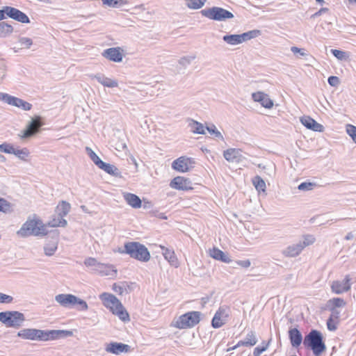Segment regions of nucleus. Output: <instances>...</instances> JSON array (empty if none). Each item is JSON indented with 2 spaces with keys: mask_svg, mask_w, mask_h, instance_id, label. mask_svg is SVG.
<instances>
[{
  "mask_svg": "<svg viewBox=\"0 0 356 356\" xmlns=\"http://www.w3.org/2000/svg\"><path fill=\"white\" fill-rule=\"evenodd\" d=\"M73 334L70 330H42L35 328H24L17 332V336L23 339L46 341Z\"/></svg>",
  "mask_w": 356,
  "mask_h": 356,
  "instance_id": "f257e3e1",
  "label": "nucleus"
},
{
  "mask_svg": "<svg viewBox=\"0 0 356 356\" xmlns=\"http://www.w3.org/2000/svg\"><path fill=\"white\" fill-rule=\"evenodd\" d=\"M103 305L111 312L118 316L124 322L129 321V315L123 307L121 302L113 295L109 293H103L99 296Z\"/></svg>",
  "mask_w": 356,
  "mask_h": 356,
  "instance_id": "f03ea898",
  "label": "nucleus"
},
{
  "mask_svg": "<svg viewBox=\"0 0 356 356\" xmlns=\"http://www.w3.org/2000/svg\"><path fill=\"white\" fill-rule=\"evenodd\" d=\"M47 234L46 225L39 218H28L17 232V235L22 238L29 236H44Z\"/></svg>",
  "mask_w": 356,
  "mask_h": 356,
  "instance_id": "7ed1b4c3",
  "label": "nucleus"
},
{
  "mask_svg": "<svg viewBox=\"0 0 356 356\" xmlns=\"http://www.w3.org/2000/svg\"><path fill=\"white\" fill-rule=\"evenodd\" d=\"M119 252L127 254L131 258L143 262L148 261L151 257L148 249L139 242L125 243L124 250L119 249Z\"/></svg>",
  "mask_w": 356,
  "mask_h": 356,
  "instance_id": "20e7f679",
  "label": "nucleus"
},
{
  "mask_svg": "<svg viewBox=\"0 0 356 356\" xmlns=\"http://www.w3.org/2000/svg\"><path fill=\"white\" fill-rule=\"evenodd\" d=\"M304 346L312 350L315 356H320L325 350L326 346L321 332L312 330L303 340Z\"/></svg>",
  "mask_w": 356,
  "mask_h": 356,
  "instance_id": "39448f33",
  "label": "nucleus"
},
{
  "mask_svg": "<svg viewBox=\"0 0 356 356\" xmlns=\"http://www.w3.org/2000/svg\"><path fill=\"white\" fill-rule=\"evenodd\" d=\"M201 313L200 312H189L181 315L177 319L174 320L171 326L178 329H187L195 326L200 321Z\"/></svg>",
  "mask_w": 356,
  "mask_h": 356,
  "instance_id": "423d86ee",
  "label": "nucleus"
},
{
  "mask_svg": "<svg viewBox=\"0 0 356 356\" xmlns=\"http://www.w3.org/2000/svg\"><path fill=\"white\" fill-rule=\"evenodd\" d=\"M25 321L23 313L18 311H6L0 312V322L7 327L19 328Z\"/></svg>",
  "mask_w": 356,
  "mask_h": 356,
  "instance_id": "0eeeda50",
  "label": "nucleus"
},
{
  "mask_svg": "<svg viewBox=\"0 0 356 356\" xmlns=\"http://www.w3.org/2000/svg\"><path fill=\"white\" fill-rule=\"evenodd\" d=\"M200 13L209 19L219 22L226 21L234 17V15L230 11L216 6L203 9L200 11Z\"/></svg>",
  "mask_w": 356,
  "mask_h": 356,
  "instance_id": "6e6552de",
  "label": "nucleus"
},
{
  "mask_svg": "<svg viewBox=\"0 0 356 356\" xmlns=\"http://www.w3.org/2000/svg\"><path fill=\"white\" fill-rule=\"evenodd\" d=\"M261 35L259 30H252L242 34L225 35L222 37V40L230 45H237L248 41L252 38H255Z\"/></svg>",
  "mask_w": 356,
  "mask_h": 356,
  "instance_id": "1a4fd4ad",
  "label": "nucleus"
},
{
  "mask_svg": "<svg viewBox=\"0 0 356 356\" xmlns=\"http://www.w3.org/2000/svg\"><path fill=\"white\" fill-rule=\"evenodd\" d=\"M42 125L43 122H42V118L40 116H36L31 119L28 123L26 128L21 134H19V136L22 139L31 138L40 132Z\"/></svg>",
  "mask_w": 356,
  "mask_h": 356,
  "instance_id": "9d476101",
  "label": "nucleus"
},
{
  "mask_svg": "<svg viewBox=\"0 0 356 356\" xmlns=\"http://www.w3.org/2000/svg\"><path fill=\"white\" fill-rule=\"evenodd\" d=\"M195 161L191 158L181 156L172 162V167L180 172L189 171L194 167Z\"/></svg>",
  "mask_w": 356,
  "mask_h": 356,
  "instance_id": "9b49d317",
  "label": "nucleus"
},
{
  "mask_svg": "<svg viewBox=\"0 0 356 356\" xmlns=\"http://www.w3.org/2000/svg\"><path fill=\"white\" fill-rule=\"evenodd\" d=\"M351 277L349 275L345 276L341 281L335 280L332 282L331 289L333 293L336 294H341L348 291L351 288Z\"/></svg>",
  "mask_w": 356,
  "mask_h": 356,
  "instance_id": "f8f14e48",
  "label": "nucleus"
},
{
  "mask_svg": "<svg viewBox=\"0 0 356 356\" xmlns=\"http://www.w3.org/2000/svg\"><path fill=\"white\" fill-rule=\"evenodd\" d=\"M229 317V309L220 307L216 312L212 321L211 325L214 328H219L225 325Z\"/></svg>",
  "mask_w": 356,
  "mask_h": 356,
  "instance_id": "ddd939ff",
  "label": "nucleus"
},
{
  "mask_svg": "<svg viewBox=\"0 0 356 356\" xmlns=\"http://www.w3.org/2000/svg\"><path fill=\"white\" fill-rule=\"evenodd\" d=\"M170 186L171 188L177 190L188 191L193 189L191 181L188 178L181 176L175 177L170 181Z\"/></svg>",
  "mask_w": 356,
  "mask_h": 356,
  "instance_id": "4468645a",
  "label": "nucleus"
},
{
  "mask_svg": "<svg viewBox=\"0 0 356 356\" xmlns=\"http://www.w3.org/2000/svg\"><path fill=\"white\" fill-rule=\"evenodd\" d=\"M55 300L63 307H72L75 306L76 296L72 294L60 293L55 296Z\"/></svg>",
  "mask_w": 356,
  "mask_h": 356,
  "instance_id": "2eb2a0df",
  "label": "nucleus"
},
{
  "mask_svg": "<svg viewBox=\"0 0 356 356\" xmlns=\"http://www.w3.org/2000/svg\"><path fill=\"white\" fill-rule=\"evenodd\" d=\"M102 56L116 63L121 62L123 55L120 47H111L104 51Z\"/></svg>",
  "mask_w": 356,
  "mask_h": 356,
  "instance_id": "dca6fc26",
  "label": "nucleus"
},
{
  "mask_svg": "<svg viewBox=\"0 0 356 356\" xmlns=\"http://www.w3.org/2000/svg\"><path fill=\"white\" fill-rule=\"evenodd\" d=\"M131 347L122 343L111 342L106 347V351L115 355H119L122 353H128L130 351Z\"/></svg>",
  "mask_w": 356,
  "mask_h": 356,
  "instance_id": "f3484780",
  "label": "nucleus"
},
{
  "mask_svg": "<svg viewBox=\"0 0 356 356\" xmlns=\"http://www.w3.org/2000/svg\"><path fill=\"white\" fill-rule=\"evenodd\" d=\"M241 152L242 151L240 149L229 148L224 151L223 156L229 162L239 163L243 159Z\"/></svg>",
  "mask_w": 356,
  "mask_h": 356,
  "instance_id": "a211bd4d",
  "label": "nucleus"
},
{
  "mask_svg": "<svg viewBox=\"0 0 356 356\" xmlns=\"http://www.w3.org/2000/svg\"><path fill=\"white\" fill-rule=\"evenodd\" d=\"M252 98L254 102H259L266 108H271L273 106V102L268 95L263 92H257L252 94Z\"/></svg>",
  "mask_w": 356,
  "mask_h": 356,
  "instance_id": "6ab92c4d",
  "label": "nucleus"
},
{
  "mask_svg": "<svg viewBox=\"0 0 356 356\" xmlns=\"http://www.w3.org/2000/svg\"><path fill=\"white\" fill-rule=\"evenodd\" d=\"M6 10L8 11V17L10 18L23 24H28L30 22L29 17L25 13L15 8L10 6V8L6 9Z\"/></svg>",
  "mask_w": 356,
  "mask_h": 356,
  "instance_id": "aec40b11",
  "label": "nucleus"
},
{
  "mask_svg": "<svg viewBox=\"0 0 356 356\" xmlns=\"http://www.w3.org/2000/svg\"><path fill=\"white\" fill-rule=\"evenodd\" d=\"M301 123L308 129L314 131L323 132L324 127L309 116H303L300 118Z\"/></svg>",
  "mask_w": 356,
  "mask_h": 356,
  "instance_id": "412c9836",
  "label": "nucleus"
},
{
  "mask_svg": "<svg viewBox=\"0 0 356 356\" xmlns=\"http://www.w3.org/2000/svg\"><path fill=\"white\" fill-rule=\"evenodd\" d=\"M303 250L302 245L298 243L291 244L282 250V254L286 257H296Z\"/></svg>",
  "mask_w": 356,
  "mask_h": 356,
  "instance_id": "4be33fe9",
  "label": "nucleus"
},
{
  "mask_svg": "<svg viewBox=\"0 0 356 356\" xmlns=\"http://www.w3.org/2000/svg\"><path fill=\"white\" fill-rule=\"evenodd\" d=\"M161 248L162 249V254L169 264L175 268H178L179 263L175 252L172 250L165 248L164 246L161 245Z\"/></svg>",
  "mask_w": 356,
  "mask_h": 356,
  "instance_id": "5701e85b",
  "label": "nucleus"
},
{
  "mask_svg": "<svg viewBox=\"0 0 356 356\" xmlns=\"http://www.w3.org/2000/svg\"><path fill=\"white\" fill-rule=\"evenodd\" d=\"M289 337L293 347H298L302 341L301 332L297 328H291L289 330Z\"/></svg>",
  "mask_w": 356,
  "mask_h": 356,
  "instance_id": "b1692460",
  "label": "nucleus"
},
{
  "mask_svg": "<svg viewBox=\"0 0 356 356\" xmlns=\"http://www.w3.org/2000/svg\"><path fill=\"white\" fill-rule=\"evenodd\" d=\"M92 78L95 79L99 83L103 85L104 87L115 88L118 86V83L116 80L106 77L102 74H97L95 75H93Z\"/></svg>",
  "mask_w": 356,
  "mask_h": 356,
  "instance_id": "393cba45",
  "label": "nucleus"
},
{
  "mask_svg": "<svg viewBox=\"0 0 356 356\" xmlns=\"http://www.w3.org/2000/svg\"><path fill=\"white\" fill-rule=\"evenodd\" d=\"M209 254L212 258L226 264H229L231 261V259L228 254H225L224 252L217 248H213V249L210 250Z\"/></svg>",
  "mask_w": 356,
  "mask_h": 356,
  "instance_id": "a878e982",
  "label": "nucleus"
},
{
  "mask_svg": "<svg viewBox=\"0 0 356 356\" xmlns=\"http://www.w3.org/2000/svg\"><path fill=\"white\" fill-rule=\"evenodd\" d=\"M101 267L96 268V273L102 276H115L117 274V270L112 265L101 263Z\"/></svg>",
  "mask_w": 356,
  "mask_h": 356,
  "instance_id": "bb28decb",
  "label": "nucleus"
},
{
  "mask_svg": "<svg viewBox=\"0 0 356 356\" xmlns=\"http://www.w3.org/2000/svg\"><path fill=\"white\" fill-rule=\"evenodd\" d=\"M98 168L103 170L108 175L115 176L116 177H122L120 171L114 165L102 161Z\"/></svg>",
  "mask_w": 356,
  "mask_h": 356,
  "instance_id": "cd10ccee",
  "label": "nucleus"
},
{
  "mask_svg": "<svg viewBox=\"0 0 356 356\" xmlns=\"http://www.w3.org/2000/svg\"><path fill=\"white\" fill-rule=\"evenodd\" d=\"M124 197L127 204L133 208L141 207L142 202L138 195L133 193H124Z\"/></svg>",
  "mask_w": 356,
  "mask_h": 356,
  "instance_id": "c85d7f7f",
  "label": "nucleus"
},
{
  "mask_svg": "<svg viewBox=\"0 0 356 356\" xmlns=\"http://www.w3.org/2000/svg\"><path fill=\"white\" fill-rule=\"evenodd\" d=\"M0 99L9 105L19 108L22 99L6 93L0 92Z\"/></svg>",
  "mask_w": 356,
  "mask_h": 356,
  "instance_id": "c756f323",
  "label": "nucleus"
},
{
  "mask_svg": "<svg viewBox=\"0 0 356 356\" xmlns=\"http://www.w3.org/2000/svg\"><path fill=\"white\" fill-rule=\"evenodd\" d=\"M188 126L190 127L191 131L197 134H205V128L204 125L194 120H190Z\"/></svg>",
  "mask_w": 356,
  "mask_h": 356,
  "instance_id": "7c9ffc66",
  "label": "nucleus"
},
{
  "mask_svg": "<svg viewBox=\"0 0 356 356\" xmlns=\"http://www.w3.org/2000/svg\"><path fill=\"white\" fill-rule=\"evenodd\" d=\"M58 248V241L56 239L49 241L44 246V254L47 256H52Z\"/></svg>",
  "mask_w": 356,
  "mask_h": 356,
  "instance_id": "2f4dec72",
  "label": "nucleus"
},
{
  "mask_svg": "<svg viewBox=\"0 0 356 356\" xmlns=\"http://www.w3.org/2000/svg\"><path fill=\"white\" fill-rule=\"evenodd\" d=\"M186 6L193 10H197L202 8L207 0H184Z\"/></svg>",
  "mask_w": 356,
  "mask_h": 356,
  "instance_id": "473e14b6",
  "label": "nucleus"
},
{
  "mask_svg": "<svg viewBox=\"0 0 356 356\" xmlns=\"http://www.w3.org/2000/svg\"><path fill=\"white\" fill-rule=\"evenodd\" d=\"M13 31V26L4 22H0V37L3 38L10 35Z\"/></svg>",
  "mask_w": 356,
  "mask_h": 356,
  "instance_id": "72a5a7b5",
  "label": "nucleus"
},
{
  "mask_svg": "<svg viewBox=\"0 0 356 356\" xmlns=\"http://www.w3.org/2000/svg\"><path fill=\"white\" fill-rule=\"evenodd\" d=\"M67 222L65 219L63 218L58 215L57 218H53L48 222V226L51 227H64L67 225Z\"/></svg>",
  "mask_w": 356,
  "mask_h": 356,
  "instance_id": "f704fd0d",
  "label": "nucleus"
},
{
  "mask_svg": "<svg viewBox=\"0 0 356 356\" xmlns=\"http://www.w3.org/2000/svg\"><path fill=\"white\" fill-rule=\"evenodd\" d=\"M346 305V302L343 298H333L328 300L327 307H334L339 309Z\"/></svg>",
  "mask_w": 356,
  "mask_h": 356,
  "instance_id": "c9c22d12",
  "label": "nucleus"
},
{
  "mask_svg": "<svg viewBox=\"0 0 356 356\" xmlns=\"http://www.w3.org/2000/svg\"><path fill=\"white\" fill-rule=\"evenodd\" d=\"M70 204L65 202L62 201L60 204L58 206V209L59 210V216L63 218L68 214L70 211Z\"/></svg>",
  "mask_w": 356,
  "mask_h": 356,
  "instance_id": "e433bc0d",
  "label": "nucleus"
},
{
  "mask_svg": "<svg viewBox=\"0 0 356 356\" xmlns=\"http://www.w3.org/2000/svg\"><path fill=\"white\" fill-rule=\"evenodd\" d=\"M245 341H246L247 347L253 346H254L257 341L258 339L257 338V335L254 331H250L245 336V338L244 339Z\"/></svg>",
  "mask_w": 356,
  "mask_h": 356,
  "instance_id": "4c0bfd02",
  "label": "nucleus"
},
{
  "mask_svg": "<svg viewBox=\"0 0 356 356\" xmlns=\"http://www.w3.org/2000/svg\"><path fill=\"white\" fill-rule=\"evenodd\" d=\"M30 152L28 149H15L14 148V152L13 154L15 155L18 159L22 161H27L26 158L29 156Z\"/></svg>",
  "mask_w": 356,
  "mask_h": 356,
  "instance_id": "58836bf2",
  "label": "nucleus"
},
{
  "mask_svg": "<svg viewBox=\"0 0 356 356\" xmlns=\"http://www.w3.org/2000/svg\"><path fill=\"white\" fill-rule=\"evenodd\" d=\"M196 58L195 55H190L181 57L179 60L178 63L182 66L184 69H186L191 63Z\"/></svg>",
  "mask_w": 356,
  "mask_h": 356,
  "instance_id": "ea45409f",
  "label": "nucleus"
},
{
  "mask_svg": "<svg viewBox=\"0 0 356 356\" xmlns=\"http://www.w3.org/2000/svg\"><path fill=\"white\" fill-rule=\"evenodd\" d=\"M86 151L88 155L89 156L90 159L97 167H99V165L103 161L95 154V152L90 147H86Z\"/></svg>",
  "mask_w": 356,
  "mask_h": 356,
  "instance_id": "a19ab883",
  "label": "nucleus"
},
{
  "mask_svg": "<svg viewBox=\"0 0 356 356\" xmlns=\"http://www.w3.org/2000/svg\"><path fill=\"white\" fill-rule=\"evenodd\" d=\"M84 264L87 267H92V270L95 273L96 268L101 267V263L98 262L95 258L88 257L85 259Z\"/></svg>",
  "mask_w": 356,
  "mask_h": 356,
  "instance_id": "79ce46f5",
  "label": "nucleus"
},
{
  "mask_svg": "<svg viewBox=\"0 0 356 356\" xmlns=\"http://www.w3.org/2000/svg\"><path fill=\"white\" fill-rule=\"evenodd\" d=\"M253 184L259 192L265 191L266 183L259 176H256L254 178Z\"/></svg>",
  "mask_w": 356,
  "mask_h": 356,
  "instance_id": "37998d69",
  "label": "nucleus"
},
{
  "mask_svg": "<svg viewBox=\"0 0 356 356\" xmlns=\"http://www.w3.org/2000/svg\"><path fill=\"white\" fill-rule=\"evenodd\" d=\"M302 238H303V241H299V243L300 245H302L303 250L305 247L312 245L316 241V238H315L314 236L311 235V234L304 235L302 236Z\"/></svg>",
  "mask_w": 356,
  "mask_h": 356,
  "instance_id": "c03bdc74",
  "label": "nucleus"
},
{
  "mask_svg": "<svg viewBox=\"0 0 356 356\" xmlns=\"http://www.w3.org/2000/svg\"><path fill=\"white\" fill-rule=\"evenodd\" d=\"M103 4L113 8H117L121 5L127 3V0H102Z\"/></svg>",
  "mask_w": 356,
  "mask_h": 356,
  "instance_id": "a18cd8bd",
  "label": "nucleus"
},
{
  "mask_svg": "<svg viewBox=\"0 0 356 356\" xmlns=\"http://www.w3.org/2000/svg\"><path fill=\"white\" fill-rule=\"evenodd\" d=\"M10 203L5 199L0 197V211L8 213L10 211Z\"/></svg>",
  "mask_w": 356,
  "mask_h": 356,
  "instance_id": "49530a36",
  "label": "nucleus"
},
{
  "mask_svg": "<svg viewBox=\"0 0 356 356\" xmlns=\"http://www.w3.org/2000/svg\"><path fill=\"white\" fill-rule=\"evenodd\" d=\"M75 305H76V309L79 311H86L88 309V305L87 302L78 297H76Z\"/></svg>",
  "mask_w": 356,
  "mask_h": 356,
  "instance_id": "de8ad7c7",
  "label": "nucleus"
},
{
  "mask_svg": "<svg viewBox=\"0 0 356 356\" xmlns=\"http://www.w3.org/2000/svg\"><path fill=\"white\" fill-rule=\"evenodd\" d=\"M206 129L209 131V134H213L216 138H220L221 140H224V138L222 134L217 130L216 126L214 124H211L210 126H207Z\"/></svg>",
  "mask_w": 356,
  "mask_h": 356,
  "instance_id": "09e8293b",
  "label": "nucleus"
},
{
  "mask_svg": "<svg viewBox=\"0 0 356 356\" xmlns=\"http://www.w3.org/2000/svg\"><path fill=\"white\" fill-rule=\"evenodd\" d=\"M316 186V184L314 182H302L298 186V188L300 191H307L313 190Z\"/></svg>",
  "mask_w": 356,
  "mask_h": 356,
  "instance_id": "8fccbe9b",
  "label": "nucleus"
},
{
  "mask_svg": "<svg viewBox=\"0 0 356 356\" xmlns=\"http://www.w3.org/2000/svg\"><path fill=\"white\" fill-rule=\"evenodd\" d=\"M339 321L330 318L327 321V327L330 331H335L337 329V325Z\"/></svg>",
  "mask_w": 356,
  "mask_h": 356,
  "instance_id": "3c124183",
  "label": "nucleus"
},
{
  "mask_svg": "<svg viewBox=\"0 0 356 356\" xmlns=\"http://www.w3.org/2000/svg\"><path fill=\"white\" fill-rule=\"evenodd\" d=\"M346 132L356 143V127L352 124H347Z\"/></svg>",
  "mask_w": 356,
  "mask_h": 356,
  "instance_id": "603ef678",
  "label": "nucleus"
},
{
  "mask_svg": "<svg viewBox=\"0 0 356 356\" xmlns=\"http://www.w3.org/2000/svg\"><path fill=\"white\" fill-rule=\"evenodd\" d=\"M0 152L6 154H13L14 152V147L8 143H3L0 145Z\"/></svg>",
  "mask_w": 356,
  "mask_h": 356,
  "instance_id": "864d4df0",
  "label": "nucleus"
},
{
  "mask_svg": "<svg viewBox=\"0 0 356 356\" xmlns=\"http://www.w3.org/2000/svg\"><path fill=\"white\" fill-rule=\"evenodd\" d=\"M19 42L22 47L26 48H29L33 44L32 40L26 37L19 38Z\"/></svg>",
  "mask_w": 356,
  "mask_h": 356,
  "instance_id": "5fc2aeb1",
  "label": "nucleus"
},
{
  "mask_svg": "<svg viewBox=\"0 0 356 356\" xmlns=\"http://www.w3.org/2000/svg\"><path fill=\"white\" fill-rule=\"evenodd\" d=\"M291 51L294 54H298L299 56H298V58H300L302 56H306L308 55V54L307 53V51L303 49V48H298L297 47H291Z\"/></svg>",
  "mask_w": 356,
  "mask_h": 356,
  "instance_id": "6e6d98bb",
  "label": "nucleus"
},
{
  "mask_svg": "<svg viewBox=\"0 0 356 356\" xmlns=\"http://www.w3.org/2000/svg\"><path fill=\"white\" fill-rule=\"evenodd\" d=\"M270 341V340L266 345H264L261 347V346L256 347L253 352V356H260V355L262 353H264V351H266L268 349Z\"/></svg>",
  "mask_w": 356,
  "mask_h": 356,
  "instance_id": "4d7b16f0",
  "label": "nucleus"
},
{
  "mask_svg": "<svg viewBox=\"0 0 356 356\" xmlns=\"http://www.w3.org/2000/svg\"><path fill=\"white\" fill-rule=\"evenodd\" d=\"M13 299V296L0 292V303L10 304Z\"/></svg>",
  "mask_w": 356,
  "mask_h": 356,
  "instance_id": "13d9d810",
  "label": "nucleus"
},
{
  "mask_svg": "<svg viewBox=\"0 0 356 356\" xmlns=\"http://www.w3.org/2000/svg\"><path fill=\"white\" fill-rule=\"evenodd\" d=\"M329 309L331 312L330 318L339 321L341 311L334 307H330Z\"/></svg>",
  "mask_w": 356,
  "mask_h": 356,
  "instance_id": "bf43d9fd",
  "label": "nucleus"
},
{
  "mask_svg": "<svg viewBox=\"0 0 356 356\" xmlns=\"http://www.w3.org/2000/svg\"><path fill=\"white\" fill-rule=\"evenodd\" d=\"M332 54L339 60L345 59L346 53L345 51L338 50V49H332Z\"/></svg>",
  "mask_w": 356,
  "mask_h": 356,
  "instance_id": "052dcab7",
  "label": "nucleus"
},
{
  "mask_svg": "<svg viewBox=\"0 0 356 356\" xmlns=\"http://www.w3.org/2000/svg\"><path fill=\"white\" fill-rule=\"evenodd\" d=\"M327 81H328V83L331 86H334V87L338 86L340 83V80H339V77H337L336 76H330L327 79Z\"/></svg>",
  "mask_w": 356,
  "mask_h": 356,
  "instance_id": "680f3d73",
  "label": "nucleus"
},
{
  "mask_svg": "<svg viewBox=\"0 0 356 356\" xmlns=\"http://www.w3.org/2000/svg\"><path fill=\"white\" fill-rule=\"evenodd\" d=\"M10 8V6H4L1 10H0V21L6 18L8 16V10L6 9Z\"/></svg>",
  "mask_w": 356,
  "mask_h": 356,
  "instance_id": "e2e57ef3",
  "label": "nucleus"
},
{
  "mask_svg": "<svg viewBox=\"0 0 356 356\" xmlns=\"http://www.w3.org/2000/svg\"><path fill=\"white\" fill-rule=\"evenodd\" d=\"M31 107L32 105L30 103L25 102L22 99L19 108H22L24 111H29L31 110Z\"/></svg>",
  "mask_w": 356,
  "mask_h": 356,
  "instance_id": "0e129e2a",
  "label": "nucleus"
},
{
  "mask_svg": "<svg viewBox=\"0 0 356 356\" xmlns=\"http://www.w3.org/2000/svg\"><path fill=\"white\" fill-rule=\"evenodd\" d=\"M237 264H238L240 266H241V267H243V268H247L250 267V264H251L250 261V260H248V259L238 261H237Z\"/></svg>",
  "mask_w": 356,
  "mask_h": 356,
  "instance_id": "69168bd1",
  "label": "nucleus"
},
{
  "mask_svg": "<svg viewBox=\"0 0 356 356\" xmlns=\"http://www.w3.org/2000/svg\"><path fill=\"white\" fill-rule=\"evenodd\" d=\"M113 290L115 292L119 293L120 295H122L124 292V289L122 286L118 285L117 284H114L113 285Z\"/></svg>",
  "mask_w": 356,
  "mask_h": 356,
  "instance_id": "338daca9",
  "label": "nucleus"
},
{
  "mask_svg": "<svg viewBox=\"0 0 356 356\" xmlns=\"http://www.w3.org/2000/svg\"><path fill=\"white\" fill-rule=\"evenodd\" d=\"M328 11V8H321L318 12H316L314 15V17H318V16H320L323 13H325L326 12Z\"/></svg>",
  "mask_w": 356,
  "mask_h": 356,
  "instance_id": "774afa93",
  "label": "nucleus"
}]
</instances>
